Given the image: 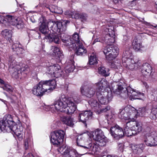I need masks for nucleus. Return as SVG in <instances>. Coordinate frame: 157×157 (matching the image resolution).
Instances as JSON below:
<instances>
[{
  "mask_svg": "<svg viewBox=\"0 0 157 157\" xmlns=\"http://www.w3.org/2000/svg\"><path fill=\"white\" fill-rule=\"evenodd\" d=\"M151 115L153 119L157 118V108H153L152 109Z\"/></svg>",
  "mask_w": 157,
  "mask_h": 157,
  "instance_id": "obj_43",
  "label": "nucleus"
},
{
  "mask_svg": "<svg viewBox=\"0 0 157 157\" xmlns=\"http://www.w3.org/2000/svg\"><path fill=\"white\" fill-rule=\"evenodd\" d=\"M151 26L153 27H154L156 29H157V25H151Z\"/></svg>",
  "mask_w": 157,
  "mask_h": 157,
  "instance_id": "obj_61",
  "label": "nucleus"
},
{
  "mask_svg": "<svg viewBox=\"0 0 157 157\" xmlns=\"http://www.w3.org/2000/svg\"><path fill=\"white\" fill-rule=\"evenodd\" d=\"M127 87L124 88L121 86L117 85V89L114 91L115 94L119 95L120 97L123 99H126L129 96H130V94L128 91Z\"/></svg>",
  "mask_w": 157,
  "mask_h": 157,
  "instance_id": "obj_16",
  "label": "nucleus"
},
{
  "mask_svg": "<svg viewBox=\"0 0 157 157\" xmlns=\"http://www.w3.org/2000/svg\"><path fill=\"white\" fill-rule=\"evenodd\" d=\"M104 93L105 94L103 95H106L105 97L102 95L101 92L98 91L96 93V95L100 103L101 104L105 105L107 104L112 100L113 96L111 92L105 91Z\"/></svg>",
  "mask_w": 157,
  "mask_h": 157,
  "instance_id": "obj_11",
  "label": "nucleus"
},
{
  "mask_svg": "<svg viewBox=\"0 0 157 157\" xmlns=\"http://www.w3.org/2000/svg\"><path fill=\"white\" fill-rule=\"evenodd\" d=\"M47 86L43 81H40L33 87L32 93L36 96L41 97L46 92H48L49 88H47Z\"/></svg>",
  "mask_w": 157,
  "mask_h": 157,
  "instance_id": "obj_9",
  "label": "nucleus"
},
{
  "mask_svg": "<svg viewBox=\"0 0 157 157\" xmlns=\"http://www.w3.org/2000/svg\"><path fill=\"white\" fill-rule=\"evenodd\" d=\"M87 17L86 14L85 13H80V16L79 17V18L83 19L85 20L86 19Z\"/></svg>",
  "mask_w": 157,
  "mask_h": 157,
  "instance_id": "obj_52",
  "label": "nucleus"
},
{
  "mask_svg": "<svg viewBox=\"0 0 157 157\" xmlns=\"http://www.w3.org/2000/svg\"><path fill=\"white\" fill-rule=\"evenodd\" d=\"M74 68V65L73 64L71 63L66 66L65 68V70L66 73H69L72 72Z\"/></svg>",
  "mask_w": 157,
  "mask_h": 157,
  "instance_id": "obj_41",
  "label": "nucleus"
},
{
  "mask_svg": "<svg viewBox=\"0 0 157 157\" xmlns=\"http://www.w3.org/2000/svg\"><path fill=\"white\" fill-rule=\"evenodd\" d=\"M123 65L127 69L132 71L136 70L141 65L139 61L135 62L132 58L123 57L122 58Z\"/></svg>",
  "mask_w": 157,
  "mask_h": 157,
  "instance_id": "obj_7",
  "label": "nucleus"
},
{
  "mask_svg": "<svg viewBox=\"0 0 157 157\" xmlns=\"http://www.w3.org/2000/svg\"><path fill=\"white\" fill-rule=\"evenodd\" d=\"M131 121L133 122L132 123H130L129 125H133L132 127V130H133V132L136 135L137 133L141 132L142 130V128L141 124L139 122H134L132 121Z\"/></svg>",
  "mask_w": 157,
  "mask_h": 157,
  "instance_id": "obj_27",
  "label": "nucleus"
},
{
  "mask_svg": "<svg viewBox=\"0 0 157 157\" xmlns=\"http://www.w3.org/2000/svg\"><path fill=\"white\" fill-rule=\"evenodd\" d=\"M9 70V71H13V68L19 67L17 64L15 57L11 56H10L8 60Z\"/></svg>",
  "mask_w": 157,
  "mask_h": 157,
  "instance_id": "obj_23",
  "label": "nucleus"
},
{
  "mask_svg": "<svg viewBox=\"0 0 157 157\" xmlns=\"http://www.w3.org/2000/svg\"><path fill=\"white\" fill-rule=\"evenodd\" d=\"M103 52L106 55V59L110 61L117 57L119 54V49L115 46L107 45L104 48Z\"/></svg>",
  "mask_w": 157,
  "mask_h": 157,
  "instance_id": "obj_5",
  "label": "nucleus"
},
{
  "mask_svg": "<svg viewBox=\"0 0 157 157\" xmlns=\"http://www.w3.org/2000/svg\"><path fill=\"white\" fill-rule=\"evenodd\" d=\"M130 147L134 154H139L142 151V150L144 148V145L143 144H140L138 145L132 144Z\"/></svg>",
  "mask_w": 157,
  "mask_h": 157,
  "instance_id": "obj_24",
  "label": "nucleus"
},
{
  "mask_svg": "<svg viewBox=\"0 0 157 157\" xmlns=\"http://www.w3.org/2000/svg\"><path fill=\"white\" fill-rule=\"evenodd\" d=\"M98 39H96L95 40H94V41L93 42V43L94 44V43L96 42H98V41H99V40H98ZM99 41H100V40Z\"/></svg>",
  "mask_w": 157,
  "mask_h": 157,
  "instance_id": "obj_60",
  "label": "nucleus"
},
{
  "mask_svg": "<svg viewBox=\"0 0 157 157\" xmlns=\"http://www.w3.org/2000/svg\"><path fill=\"white\" fill-rule=\"evenodd\" d=\"M65 132L63 130H59L51 132L50 141L53 145L58 146L63 141Z\"/></svg>",
  "mask_w": 157,
  "mask_h": 157,
  "instance_id": "obj_8",
  "label": "nucleus"
},
{
  "mask_svg": "<svg viewBox=\"0 0 157 157\" xmlns=\"http://www.w3.org/2000/svg\"><path fill=\"white\" fill-rule=\"evenodd\" d=\"M24 146L25 149H28L29 147L28 142V140H25L24 141Z\"/></svg>",
  "mask_w": 157,
  "mask_h": 157,
  "instance_id": "obj_53",
  "label": "nucleus"
},
{
  "mask_svg": "<svg viewBox=\"0 0 157 157\" xmlns=\"http://www.w3.org/2000/svg\"><path fill=\"white\" fill-rule=\"evenodd\" d=\"M20 68L18 67L13 68V71H10L12 74V76L16 78L19 77V69Z\"/></svg>",
  "mask_w": 157,
  "mask_h": 157,
  "instance_id": "obj_40",
  "label": "nucleus"
},
{
  "mask_svg": "<svg viewBox=\"0 0 157 157\" xmlns=\"http://www.w3.org/2000/svg\"><path fill=\"white\" fill-rule=\"evenodd\" d=\"M67 14L70 17L74 18L76 19H79L80 13L77 12L67 11L66 12Z\"/></svg>",
  "mask_w": 157,
  "mask_h": 157,
  "instance_id": "obj_36",
  "label": "nucleus"
},
{
  "mask_svg": "<svg viewBox=\"0 0 157 157\" xmlns=\"http://www.w3.org/2000/svg\"><path fill=\"white\" fill-rule=\"evenodd\" d=\"M71 39L72 40L73 43H75L76 45L77 44L78 42H82L80 41L78 35L76 33L73 35L72 37H71Z\"/></svg>",
  "mask_w": 157,
  "mask_h": 157,
  "instance_id": "obj_39",
  "label": "nucleus"
},
{
  "mask_svg": "<svg viewBox=\"0 0 157 157\" xmlns=\"http://www.w3.org/2000/svg\"><path fill=\"white\" fill-rule=\"evenodd\" d=\"M16 26L18 29H21L24 27L23 22L20 18H19Z\"/></svg>",
  "mask_w": 157,
  "mask_h": 157,
  "instance_id": "obj_44",
  "label": "nucleus"
},
{
  "mask_svg": "<svg viewBox=\"0 0 157 157\" xmlns=\"http://www.w3.org/2000/svg\"><path fill=\"white\" fill-rule=\"evenodd\" d=\"M97 86L98 88V90L97 91L100 92L103 90H105L106 87H107L108 85L107 81L104 79H101L99 82H98L97 84Z\"/></svg>",
  "mask_w": 157,
  "mask_h": 157,
  "instance_id": "obj_30",
  "label": "nucleus"
},
{
  "mask_svg": "<svg viewBox=\"0 0 157 157\" xmlns=\"http://www.w3.org/2000/svg\"><path fill=\"white\" fill-rule=\"evenodd\" d=\"M110 133L114 138L118 139L124 135V132L121 128L116 124L112 127L110 128Z\"/></svg>",
  "mask_w": 157,
  "mask_h": 157,
  "instance_id": "obj_12",
  "label": "nucleus"
},
{
  "mask_svg": "<svg viewBox=\"0 0 157 157\" xmlns=\"http://www.w3.org/2000/svg\"><path fill=\"white\" fill-rule=\"evenodd\" d=\"M144 141L147 146H155L157 145V135L153 137L150 136L144 138Z\"/></svg>",
  "mask_w": 157,
  "mask_h": 157,
  "instance_id": "obj_17",
  "label": "nucleus"
},
{
  "mask_svg": "<svg viewBox=\"0 0 157 157\" xmlns=\"http://www.w3.org/2000/svg\"><path fill=\"white\" fill-rule=\"evenodd\" d=\"M60 120L63 123L70 127H73L74 125L73 119L70 117L63 116Z\"/></svg>",
  "mask_w": 157,
  "mask_h": 157,
  "instance_id": "obj_28",
  "label": "nucleus"
},
{
  "mask_svg": "<svg viewBox=\"0 0 157 157\" xmlns=\"http://www.w3.org/2000/svg\"><path fill=\"white\" fill-rule=\"evenodd\" d=\"M0 83L2 84H4V81L1 79L0 78Z\"/></svg>",
  "mask_w": 157,
  "mask_h": 157,
  "instance_id": "obj_57",
  "label": "nucleus"
},
{
  "mask_svg": "<svg viewBox=\"0 0 157 157\" xmlns=\"http://www.w3.org/2000/svg\"><path fill=\"white\" fill-rule=\"evenodd\" d=\"M28 155H27L28 156H29V157H31V156H33V154L31 153H28Z\"/></svg>",
  "mask_w": 157,
  "mask_h": 157,
  "instance_id": "obj_59",
  "label": "nucleus"
},
{
  "mask_svg": "<svg viewBox=\"0 0 157 157\" xmlns=\"http://www.w3.org/2000/svg\"><path fill=\"white\" fill-rule=\"evenodd\" d=\"M62 42L64 43L65 46H68L70 48L74 49L76 47V45L74 43H73L72 40L71 39V36H68L62 38L61 39Z\"/></svg>",
  "mask_w": 157,
  "mask_h": 157,
  "instance_id": "obj_21",
  "label": "nucleus"
},
{
  "mask_svg": "<svg viewBox=\"0 0 157 157\" xmlns=\"http://www.w3.org/2000/svg\"><path fill=\"white\" fill-rule=\"evenodd\" d=\"M53 7H52L51 8H49V9L51 12L52 13H62V11H61L60 12H58L57 11V8L55 6H53Z\"/></svg>",
  "mask_w": 157,
  "mask_h": 157,
  "instance_id": "obj_49",
  "label": "nucleus"
},
{
  "mask_svg": "<svg viewBox=\"0 0 157 157\" xmlns=\"http://www.w3.org/2000/svg\"><path fill=\"white\" fill-rule=\"evenodd\" d=\"M1 34L7 40H9L12 36V32L10 30L5 29L2 31Z\"/></svg>",
  "mask_w": 157,
  "mask_h": 157,
  "instance_id": "obj_31",
  "label": "nucleus"
},
{
  "mask_svg": "<svg viewBox=\"0 0 157 157\" xmlns=\"http://www.w3.org/2000/svg\"><path fill=\"white\" fill-rule=\"evenodd\" d=\"M98 73L105 76H107L109 75V70L106 69L103 67H100L98 68Z\"/></svg>",
  "mask_w": 157,
  "mask_h": 157,
  "instance_id": "obj_33",
  "label": "nucleus"
},
{
  "mask_svg": "<svg viewBox=\"0 0 157 157\" xmlns=\"http://www.w3.org/2000/svg\"><path fill=\"white\" fill-rule=\"evenodd\" d=\"M62 149L63 151L62 154H63L64 155L70 154V156L71 157H78L82 156L81 155H79L76 151H70L67 148H64L63 147H61L57 149L59 152H61L60 151Z\"/></svg>",
  "mask_w": 157,
  "mask_h": 157,
  "instance_id": "obj_20",
  "label": "nucleus"
},
{
  "mask_svg": "<svg viewBox=\"0 0 157 157\" xmlns=\"http://www.w3.org/2000/svg\"><path fill=\"white\" fill-rule=\"evenodd\" d=\"M80 90L83 95L89 98L93 96L95 92V90L93 88L84 85L81 86Z\"/></svg>",
  "mask_w": 157,
  "mask_h": 157,
  "instance_id": "obj_15",
  "label": "nucleus"
},
{
  "mask_svg": "<svg viewBox=\"0 0 157 157\" xmlns=\"http://www.w3.org/2000/svg\"><path fill=\"white\" fill-rule=\"evenodd\" d=\"M110 109V106H107L103 108L102 109H101L99 110H100V112H106L107 111L109 110Z\"/></svg>",
  "mask_w": 157,
  "mask_h": 157,
  "instance_id": "obj_51",
  "label": "nucleus"
},
{
  "mask_svg": "<svg viewBox=\"0 0 157 157\" xmlns=\"http://www.w3.org/2000/svg\"><path fill=\"white\" fill-rule=\"evenodd\" d=\"M120 147V149L121 151H122L123 148V145L122 144H120L118 146Z\"/></svg>",
  "mask_w": 157,
  "mask_h": 157,
  "instance_id": "obj_54",
  "label": "nucleus"
},
{
  "mask_svg": "<svg viewBox=\"0 0 157 157\" xmlns=\"http://www.w3.org/2000/svg\"><path fill=\"white\" fill-rule=\"evenodd\" d=\"M20 47H19V49H17V50L15 52H17V55L20 54H22L24 52V50L22 48V45H20Z\"/></svg>",
  "mask_w": 157,
  "mask_h": 157,
  "instance_id": "obj_50",
  "label": "nucleus"
},
{
  "mask_svg": "<svg viewBox=\"0 0 157 157\" xmlns=\"http://www.w3.org/2000/svg\"><path fill=\"white\" fill-rule=\"evenodd\" d=\"M66 29L65 25H63L62 23L59 20L50 21L47 23L43 20L39 29V31L43 34L48 35L47 37L50 41H54L58 44L60 42L58 34L61 32L65 31Z\"/></svg>",
  "mask_w": 157,
  "mask_h": 157,
  "instance_id": "obj_1",
  "label": "nucleus"
},
{
  "mask_svg": "<svg viewBox=\"0 0 157 157\" xmlns=\"http://www.w3.org/2000/svg\"><path fill=\"white\" fill-rule=\"evenodd\" d=\"M151 80L153 82H157V73L153 72L148 76Z\"/></svg>",
  "mask_w": 157,
  "mask_h": 157,
  "instance_id": "obj_42",
  "label": "nucleus"
},
{
  "mask_svg": "<svg viewBox=\"0 0 157 157\" xmlns=\"http://www.w3.org/2000/svg\"><path fill=\"white\" fill-rule=\"evenodd\" d=\"M70 22L69 21H67L65 22V24H67V23H68Z\"/></svg>",
  "mask_w": 157,
  "mask_h": 157,
  "instance_id": "obj_62",
  "label": "nucleus"
},
{
  "mask_svg": "<svg viewBox=\"0 0 157 157\" xmlns=\"http://www.w3.org/2000/svg\"><path fill=\"white\" fill-rule=\"evenodd\" d=\"M151 66L148 63H144L143 66L142 73L145 77L148 76L152 73Z\"/></svg>",
  "mask_w": 157,
  "mask_h": 157,
  "instance_id": "obj_22",
  "label": "nucleus"
},
{
  "mask_svg": "<svg viewBox=\"0 0 157 157\" xmlns=\"http://www.w3.org/2000/svg\"><path fill=\"white\" fill-rule=\"evenodd\" d=\"M137 114L135 109L130 106H127L124 108L120 109L119 117L124 120H134Z\"/></svg>",
  "mask_w": 157,
  "mask_h": 157,
  "instance_id": "obj_4",
  "label": "nucleus"
},
{
  "mask_svg": "<svg viewBox=\"0 0 157 157\" xmlns=\"http://www.w3.org/2000/svg\"><path fill=\"white\" fill-rule=\"evenodd\" d=\"M20 45H21L19 43L14 44H13L12 46V49L13 51H16L17 50V49H19V47H20Z\"/></svg>",
  "mask_w": 157,
  "mask_h": 157,
  "instance_id": "obj_47",
  "label": "nucleus"
},
{
  "mask_svg": "<svg viewBox=\"0 0 157 157\" xmlns=\"http://www.w3.org/2000/svg\"><path fill=\"white\" fill-rule=\"evenodd\" d=\"M7 17H8V21L12 25H16L19 18H16L10 15H8Z\"/></svg>",
  "mask_w": 157,
  "mask_h": 157,
  "instance_id": "obj_35",
  "label": "nucleus"
},
{
  "mask_svg": "<svg viewBox=\"0 0 157 157\" xmlns=\"http://www.w3.org/2000/svg\"><path fill=\"white\" fill-rule=\"evenodd\" d=\"M130 123L133 124V122L130 121L127 122L126 123V126L124 129V135H125L128 136H130L133 135H135L134 133L133 132V130H132V128L131 129H130L129 128Z\"/></svg>",
  "mask_w": 157,
  "mask_h": 157,
  "instance_id": "obj_29",
  "label": "nucleus"
},
{
  "mask_svg": "<svg viewBox=\"0 0 157 157\" xmlns=\"http://www.w3.org/2000/svg\"><path fill=\"white\" fill-rule=\"evenodd\" d=\"M128 91L129 93L130 96L133 97L134 99H140V98L143 97L144 94L139 92L138 90L132 88L130 86L127 87Z\"/></svg>",
  "mask_w": 157,
  "mask_h": 157,
  "instance_id": "obj_18",
  "label": "nucleus"
},
{
  "mask_svg": "<svg viewBox=\"0 0 157 157\" xmlns=\"http://www.w3.org/2000/svg\"><path fill=\"white\" fill-rule=\"evenodd\" d=\"M48 73L52 77L58 78L61 75L63 72L59 66L57 64L47 66Z\"/></svg>",
  "mask_w": 157,
  "mask_h": 157,
  "instance_id": "obj_10",
  "label": "nucleus"
},
{
  "mask_svg": "<svg viewBox=\"0 0 157 157\" xmlns=\"http://www.w3.org/2000/svg\"><path fill=\"white\" fill-rule=\"evenodd\" d=\"M51 50L53 52L52 54L53 56L59 57L62 54V51L60 49L55 46H52Z\"/></svg>",
  "mask_w": 157,
  "mask_h": 157,
  "instance_id": "obj_32",
  "label": "nucleus"
},
{
  "mask_svg": "<svg viewBox=\"0 0 157 157\" xmlns=\"http://www.w3.org/2000/svg\"><path fill=\"white\" fill-rule=\"evenodd\" d=\"M43 82L46 84V85H47V88H49L48 89V92L52 91L55 88L56 86V81L54 79L43 81Z\"/></svg>",
  "mask_w": 157,
  "mask_h": 157,
  "instance_id": "obj_25",
  "label": "nucleus"
},
{
  "mask_svg": "<svg viewBox=\"0 0 157 157\" xmlns=\"http://www.w3.org/2000/svg\"><path fill=\"white\" fill-rule=\"evenodd\" d=\"M0 129L4 132H13L19 140L23 139V132L19 131L15 125V123L9 116H5L0 121Z\"/></svg>",
  "mask_w": 157,
  "mask_h": 157,
  "instance_id": "obj_3",
  "label": "nucleus"
},
{
  "mask_svg": "<svg viewBox=\"0 0 157 157\" xmlns=\"http://www.w3.org/2000/svg\"><path fill=\"white\" fill-rule=\"evenodd\" d=\"M92 113L90 111L87 110L79 113L78 117L79 120L84 123L86 127L87 123L89 122V119L92 118Z\"/></svg>",
  "mask_w": 157,
  "mask_h": 157,
  "instance_id": "obj_13",
  "label": "nucleus"
},
{
  "mask_svg": "<svg viewBox=\"0 0 157 157\" xmlns=\"http://www.w3.org/2000/svg\"><path fill=\"white\" fill-rule=\"evenodd\" d=\"M109 33L106 35L101 42L105 43L109 46L111 44L114 43L115 41L116 36L115 32L113 30H109Z\"/></svg>",
  "mask_w": 157,
  "mask_h": 157,
  "instance_id": "obj_14",
  "label": "nucleus"
},
{
  "mask_svg": "<svg viewBox=\"0 0 157 157\" xmlns=\"http://www.w3.org/2000/svg\"><path fill=\"white\" fill-rule=\"evenodd\" d=\"M74 49H76L75 53L78 56H82L86 55L87 51L83 45L82 42H78L76 47Z\"/></svg>",
  "mask_w": 157,
  "mask_h": 157,
  "instance_id": "obj_19",
  "label": "nucleus"
},
{
  "mask_svg": "<svg viewBox=\"0 0 157 157\" xmlns=\"http://www.w3.org/2000/svg\"><path fill=\"white\" fill-rule=\"evenodd\" d=\"M120 0H113V1L115 4H117Z\"/></svg>",
  "mask_w": 157,
  "mask_h": 157,
  "instance_id": "obj_56",
  "label": "nucleus"
},
{
  "mask_svg": "<svg viewBox=\"0 0 157 157\" xmlns=\"http://www.w3.org/2000/svg\"><path fill=\"white\" fill-rule=\"evenodd\" d=\"M156 10H157V7H156Z\"/></svg>",
  "mask_w": 157,
  "mask_h": 157,
  "instance_id": "obj_64",
  "label": "nucleus"
},
{
  "mask_svg": "<svg viewBox=\"0 0 157 157\" xmlns=\"http://www.w3.org/2000/svg\"><path fill=\"white\" fill-rule=\"evenodd\" d=\"M30 19L33 22H35V21H32V18H30Z\"/></svg>",
  "mask_w": 157,
  "mask_h": 157,
  "instance_id": "obj_63",
  "label": "nucleus"
},
{
  "mask_svg": "<svg viewBox=\"0 0 157 157\" xmlns=\"http://www.w3.org/2000/svg\"><path fill=\"white\" fill-rule=\"evenodd\" d=\"M106 153V155H103L102 156H106V157H109V156L110 157H112V156L111 155L107 154V153Z\"/></svg>",
  "mask_w": 157,
  "mask_h": 157,
  "instance_id": "obj_58",
  "label": "nucleus"
},
{
  "mask_svg": "<svg viewBox=\"0 0 157 157\" xmlns=\"http://www.w3.org/2000/svg\"><path fill=\"white\" fill-rule=\"evenodd\" d=\"M132 45L133 49L136 52H141L144 48L142 44L137 39H134L132 42Z\"/></svg>",
  "mask_w": 157,
  "mask_h": 157,
  "instance_id": "obj_26",
  "label": "nucleus"
},
{
  "mask_svg": "<svg viewBox=\"0 0 157 157\" xmlns=\"http://www.w3.org/2000/svg\"><path fill=\"white\" fill-rule=\"evenodd\" d=\"M92 145L91 141L89 140H85L84 143L83 147L87 150H89Z\"/></svg>",
  "mask_w": 157,
  "mask_h": 157,
  "instance_id": "obj_37",
  "label": "nucleus"
},
{
  "mask_svg": "<svg viewBox=\"0 0 157 157\" xmlns=\"http://www.w3.org/2000/svg\"><path fill=\"white\" fill-rule=\"evenodd\" d=\"M89 61L90 65H94L97 63V58L95 54L93 53L91 54L89 58Z\"/></svg>",
  "mask_w": 157,
  "mask_h": 157,
  "instance_id": "obj_34",
  "label": "nucleus"
},
{
  "mask_svg": "<svg viewBox=\"0 0 157 157\" xmlns=\"http://www.w3.org/2000/svg\"><path fill=\"white\" fill-rule=\"evenodd\" d=\"M67 107L66 113L71 114L75 111L76 106L72 101L67 99L64 95H61L59 99L56 100L53 104L51 105L52 111L54 112L56 111L64 112V109Z\"/></svg>",
  "mask_w": 157,
  "mask_h": 157,
  "instance_id": "obj_2",
  "label": "nucleus"
},
{
  "mask_svg": "<svg viewBox=\"0 0 157 157\" xmlns=\"http://www.w3.org/2000/svg\"><path fill=\"white\" fill-rule=\"evenodd\" d=\"M20 69L21 71H24L26 74H27L30 71V69L27 66L21 67Z\"/></svg>",
  "mask_w": 157,
  "mask_h": 157,
  "instance_id": "obj_48",
  "label": "nucleus"
},
{
  "mask_svg": "<svg viewBox=\"0 0 157 157\" xmlns=\"http://www.w3.org/2000/svg\"><path fill=\"white\" fill-rule=\"evenodd\" d=\"M110 66L111 68H115L116 67V65L113 63H111Z\"/></svg>",
  "mask_w": 157,
  "mask_h": 157,
  "instance_id": "obj_55",
  "label": "nucleus"
},
{
  "mask_svg": "<svg viewBox=\"0 0 157 157\" xmlns=\"http://www.w3.org/2000/svg\"><path fill=\"white\" fill-rule=\"evenodd\" d=\"M85 140L81 138H78L77 139V144L78 146L83 147L84 144Z\"/></svg>",
  "mask_w": 157,
  "mask_h": 157,
  "instance_id": "obj_45",
  "label": "nucleus"
},
{
  "mask_svg": "<svg viewBox=\"0 0 157 157\" xmlns=\"http://www.w3.org/2000/svg\"><path fill=\"white\" fill-rule=\"evenodd\" d=\"M3 89L4 90H6L9 92H12L13 90V88L9 85H5L4 86Z\"/></svg>",
  "mask_w": 157,
  "mask_h": 157,
  "instance_id": "obj_46",
  "label": "nucleus"
},
{
  "mask_svg": "<svg viewBox=\"0 0 157 157\" xmlns=\"http://www.w3.org/2000/svg\"><path fill=\"white\" fill-rule=\"evenodd\" d=\"M93 138L96 143L101 146H104L108 142V140L104 135L103 132L100 129H97L93 132Z\"/></svg>",
  "mask_w": 157,
  "mask_h": 157,
  "instance_id": "obj_6",
  "label": "nucleus"
},
{
  "mask_svg": "<svg viewBox=\"0 0 157 157\" xmlns=\"http://www.w3.org/2000/svg\"><path fill=\"white\" fill-rule=\"evenodd\" d=\"M89 104L92 107H95V109L99 108V106L97 100L91 99L89 101Z\"/></svg>",
  "mask_w": 157,
  "mask_h": 157,
  "instance_id": "obj_38",
  "label": "nucleus"
}]
</instances>
